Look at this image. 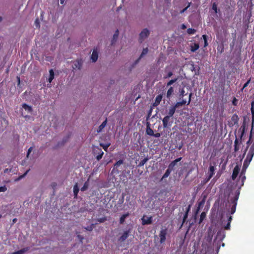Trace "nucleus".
<instances>
[{
	"label": "nucleus",
	"mask_w": 254,
	"mask_h": 254,
	"mask_svg": "<svg viewBox=\"0 0 254 254\" xmlns=\"http://www.w3.org/2000/svg\"><path fill=\"white\" fill-rule=\"evenodd\" d=\"M251 161L252 160H248V157H246V158L245 159L243 163V166L242 167V168L247 169L249 163L251 162Z\"/></svg>",
	"instance_id": "obj_29"
},
{
	"label": "nucleus",
	"mask_w": 254,
	"mask_h": 254,
	"mask_svg": "<svg viewBox=\"0 0 254 254\" xmlns=\"http://www.w3.org/2000/svg\"><path fill=\"white\" fill-rule=\"evenodd\" d=\"M239 118L238 116L235 113L231 117V121L228 122V125L229 127H233L235 125H237L239 122Z\"/></svg>",
	"instance_id": "obj_5"
},
{
	"label": "nucleus",
	"mask_w": 254,
	"mask_h": 254,
	"mask_svg": "<svg viewBox=\"0 0 254 254\" xmlns=\"http://www.w3.org/2000/svg\"><path fill=\"white\" fill-rule=\"evenodd\" d=\"M206 198V195H203V197H202V200H201L200 201L198 202V205L199 206V207H202L203 206V205H204V204L205 202Z\"/></svg>",
	"instance_id": "obj_31"
},
{
	"label": "nucleus",
	"mask_w": 254,
	"mask_h": 254,
	"mask_svg": "<svg viewBox=\"0 0 254 254\" xmlns=\"http://www.w3.org/2000/svg\"><path fill=\"white\" fill-rule=\"evenodd\" d=\"M199 47V46L198 44H194V45L193 46H192L191 48V52H194L195 51H196V50H198Z\"/></svg>",
	"instance_id": "obj_40"
},
{
	"label": "nucleus",
	"mask_w": 254,
	"mask_h": 254,
	"mask_svg": "<svg viewBox=\"0 0 254 254\" xmlns=\"http://www.w3.org/2000/svg\"><path fill=\"white\" fill-rule=\"evenodd\" d=\"M167 234V228H164V229H162L160 232L159 236L160 237V243L163 244L166 239V235Z\"/></svg>",
	"instance_id": "obj_6"
},
{
	"label": "nucleus",
	"mask_w": 254,
	"mask_h": 254,
	"mask_svg": "<svg viewBox=\"0 0 254 254\" xmlns=\"http://www.w3.org/2000/svg\"><path fill=\"white\" fill-rule=\"evenodd\" d=\"M251 82V78H250L249 80H248L246 83L244 84L243 87L242 88V90H243L245 88L247 87L248 85L250 84Z\"/></svg>",
	"instance_id": "obj_48"
},
{
	"label": "nucleus",
	"mask_w": 254,
	"mask_h": 254,
	"mask_svg": "<svg viewBox=\"0 0 254 254\" xmlns=\"http://www.w3.org/2000/svg\"><path fill=\"white\" fill-rule=\"evenodd\" d=\"M212 177H210V175H209L207 178H206V179H205V183H207L209 181H210V180L211 179V178H212Z\"/></svg>",
	"instance_id": "obj_59"
},
{
	"label": "nucleus",
	"mask_w": 254,
	"mask_h": 254,
	"mask_svg": "<svg viewBox=\"0 0 254 254\" xmlns=\"http://www.w3.org/2000/svg\"><path fill=\"white\" fill-rule=\"evenodd\" d=\"M215 167L214 166H210L209 168V175L210 177H213V175L214 174Z\"/></svg>",
	"instance_id": "obj_26"
},
{
	"label": "nucleus",
	"mask_w": 254,
	"mask_h": 254,
	"mask_svg": "<svg viewBox=\"0 0 254 254\" xmlns=\"http://www.w3.org/2000/svg\"><path fill=\"white\" fill-rule=\"evenodd\" d=\"M32 149H33V147H30L28 149V150L27 151V155H26V157L27 158L29 157V155L30 154V153L32 152Z\"/></svg>",
	"instance_id": "obj_51"
},
{
	"label": "nucleus",
	"mask_w": 254,
	"mask_h": 254,
	"mask_svg": "<svg viewBox=\"0 0 254 254\" xmlns=\"http://www.w3.org/2000/svg\"><path fill=\"white\" fill-rule=\"evenodd\" d=\"M149 160L148 158H144L142 160H141L138 164V166L140 167V166H143L145 163H146L147 161Z\"/></svg>",
	"instance_id": "obj_32"
},
{
	"label": "nucleus",
	"mask_w": 254,
	"mask_h": 254,
	"mask_svg": "<svg viewBox=\"0 0 254 254\" xmlns=\"http://www.w3.org/2000/svg\"><path fill=\"white\" fill-rule=\"evenodd\" d=\"M202 38L204 41V46L206 47L208 45L207 36L206 35H202Z\"/></svg>",
	"instance_id": "obj_41"
},
{
	"label": "nucleus",
	"mask_w": 254,
	"mask_h": 254,
	"mask_svg": "<svg viewBox=\"0 0 254 254\" xmlns=\"http://www.w3.org/2000/svg\"><path fill=\"white\" fill-rule=\"evenodd\" d=\"M190 207H191V205H190V204L187 207L186 212H187L188 214L189 212V211H190Z\"/></svg>",
	"instance_id": "obj_60"
},
{
	"label": "nucleus",
	"mask_w": 254,
	"mask_h": 254,
	"mask_svg": "<svg viewBox=\"0 0 254 254\" xmlns=\"http://www.w3.org/2000/svg\"><path fill=\"white\" fill-rule=\"evenodd\" d=\"M11 171V169H5L4 170V173H8V172H10Z\"/></svg>",
	"instance_id": "obj_62"
},
{
	"label": "nucleus",
	"mask_w": 254,
	"mask_h": 254,
	"mask_svg": "<svg viewBox=\"0 0 254 254\" xmlns=\"http://www.w3.org/2000/svg\"><path fill=\"white\" fill-rule=\"evenodd\" d=\"M57 186V183H55V182H53L52 183V184H51V187H52V188L53 189V190H55L56 187Z\"/></svg>",
	"instance_id": "obj_56"
},
{
	"label": "nucleus",
	"mask_w": 254,
	"mask_h": 254,
	"mask_svg": "<svg viewBox=\"0 0 254 254\" xmlns=\"http://www.w3.org/2000/svg\"><path fill=\"white\" fill-rule=\"evenodd\" d=\"M246 171V169H244V168H242V170L241 171L240 175H241V176L245 175Z\"/></svg>",
	"instance_id": "obj_57"
},
{
	"label": "nucleus",
	"mask_w": 254,
	"mask_h": 254,
	"mask_svg": "<svg viewBox=\"0 0 254 254\" xmlns=\"http://www.w3.org/2000/svg\"><path fill=\"white\" fill-rule=\"evenodd\" d=\"M107 119H106L102 122V123L100 125V126L98 128L97 130V132H101L103 130V129L107 125Z\"/></svg>",
	"instance_id": "obj_15"
},
{
	"label": "nucleus",
	"mask_w": 254,
	"mask_h": 254,
	"mask_svg": "<svg viewBox=\"0 0 254 254\" xmlns=\"http://www.w3.org/2000/svg\"><path fill=\"white\" fill-rule=\"evenodd\" d=\"M224 232H222L221 231H219L217 233V237H219V236H221L222 237V239L224 238Z\"/></svg>",
	"instance_id": "obj_45"
},
{
	"label": "nucleus",
	"mask_w": 254,
	"mask_h": 254,
	"mask_svg": "<svg viewBox=\"0 0 254 254\" xmlns=\"http://www.w3.org/2000/svg\"><path fill=\"white\" fill-rule=\"evenodd\" d=\"M22 107L26 111H27L28 113H31L32 112V108L26 104H23Z\"/></svg>",
	"instance_id": "obj_21"
},
{
	"label": "nucleus",
	"mask_w": 254,
	"mask_h": 254,
	"mask_svg": "<svg viewBox=\"0 0 254 254\" xmlns=\"http://www.w3.org/2000/svg\"><path fill=\"white\" fill-rule=\"evenodd\" d=\"M206 213L204 212H202L200 215V217L199 219V224H201L202 223L203 220L204 219V218L206 217Z\"/></svg>",
	"instance_id": "obj_34"
},
{
	"label": "nucleus",
	"mask_w": 254,
	"mask_h": 254,
	"mask_svg": "<svg viewBox=\"0 0 254 254\" xmlns=\"http://www.w3.org/2000/svg\"><path fill=\"white\" fill-rule=\"evenodd\" d=\"M148 52V48H143V50L142 51V53L140 57L138 58V59L135 61V63H138L139 60L141 59V58L145 55L147 54Z\"/></svg>",
	"instance_id": "obj_17"
},
{
	"label": "nucleus",
	"mask_w": 254,
	"mask_h": 254,
	"mask_svg": "<svg viewBox=\"0 0 254 254\" xmlns=\"http://www.w3.org/2000/svg\"><path fill=\"white\" fill-rule=\"evenodd\" d=\"M178 78L176 77L174 79L170 80L167 83V86H169L173 84V83H175L176 81L178 80Z\"/></svg>",
	"instance_id": "obj_33"
},
{
	"label": "nucleus",
	"mask_w": 254,
	"mask_h": 254,
	"mask_svg": "<svg viewBox=\"0 0 254 254\" xmlns=\"http://www.w3.org/2000/svg\"><path fill=\"white\" fill-rule=\"evenodd\" d=\"M171 172L172 171H171L170 170H169V169L168 168L166 171L165 173L163 174V177H162L161 180H162L163 179L167 178V177H168L170 175Z\"/></svg>",
	"instance_id": "obj_30"
},
{
	"label": "nucleus",
	"mask_w": 254,
	"mask_h": 254,
	"mask_svg": "<svg viewBox=\"0 0 254 254\" xmlns=\"http://www.w3.org/2000/svg\"><path fill=\"white\" fill-rule=\"evenodd\" d=\"M186 103H187L186 100H183L182 101L177 102L176 103L175 106H176V108H177L178 107H179L180 106H183V105L186 104Z\"/></svg>",
	"instance_id": "obj_35"
},
{
	"label": "nucleus",
	"mask_w": 254,
	"mask_h": 254,
	"mask_svg": "<svg viewBox=\"0 0 254 254\" xmlns=\"http://www.w3.org/2000/svg\"><path fill=\"white\" fill-rule=\"evenodd\" d=\"M153 136L156 138L159 137L161 136V133L159 132H157L155 133H154L153 134Z\"/></svg>",
	"instance_id": "obj_53"
},
{
	"label": "nucleus",
	"mask_w": 254,
	"mask_h": 254,
	"mask_svg": "<svg viewBox=\"0 0 254 254\" xmlns=\"http://www.w3.org/2000/svg\"><path fill=\"white\" fill-rule=\"evenodd\" d=\"M149 35V31L147 29H143V31L139 34V42L142 43L145 38Z\"/></svg>",
	"instance_id": "obj_7"
},
{
	"label": "nucleus",
	"mask_w": 254,
	"mask_h": 254,
	"mask_svg": "<svg viewBox=\"0 0 254 254\" xmlns=\"http://www.w3.org/2000/svg\"><path fill=\"white\" fill-rule=\"evenodd\" d=\"M79 190L78 188L77 184H76L73 186V194H74V196H76L77 195Z\"/></svg>",
	"instance_id": "obj_28"
},
{
	"label": "nucleus",
	"mask_w": 254,
	"mask_h": 254,
	"mask_svg": "<svg viewBox=\"0 0 254 254\" xmlns=\"http://www.w3.org/2000/svg\"><path fill=\"white\" fill-rule=\"evenodd\" d=\"M225 230H230V222H228L227 225L224 227Z\"/></svg>",
	"instance_id": "obj_54"
},
{
	"label": "nucleus",
	"mask_w": 254,
	"mask_h": 254,
	"mask_svg": "<svg viewBox=\"0 0 254 254\" xmlns=\"http://www.w3.org/2000/svg\"><path fill=\"white\" fill-rule=\"evenodd\" d=\"M240 171V168L239 165H236L233 169V172H232V180L234 181L238 176Z\"/></svg>",
	"instance_id": "obj_10"
},
{
	"label": "nucleus",
	"mask_w": 254,
	"mask_h": 254,
	"mask_svg": "<svg viewBox=\"0 0 254 254\" xmlns=\"http://www.w3.org/2000/svg\"><path fill=\"white\" fill-rule=\"evenodd\" d=\"M119 34V31L118 30H117L115 33L113 35V37L112 41V44L113 45L117 40V39L118 37Z\"/></svg>",
	"instance_id": "obj_24"
},
{
	"label": "nucleus",
	"mask_w": 254,
	"mask_h": 254,
	"mask_svg": "<svg viewBox=\"0 0 254 254\" xmlns=\"http://www.w3.org/2000/svg\"><path fill=\"white\" fill-rule=\"evenodd\" d=\"M77 236L80 239V241L82 242V241H83V238L80 235H78Z\"/></svg>",
	"instance_id": "obj_64"
},
{
	"label": "nucleus",
	"mask_w": 254,
	"mask_h": 254,
	"mask_svg": "<svg viewBox=\"0 0 254 254\" xmlns=\"http://www.w3.org/2000/svg\"><path fill=\"white\" fill-rule=\"evenodd\" d=\"M196 32V30H194V29H192V28H189L188 30H187V33L190 34V35H192L193 34H194Z\"/></svg>",
	"instance_id": "obj_43"
},
{
	"label": "nucleus",
	"mask_w": 254,
	"mask_h": 254,
	"mask_svg": "<svg viewBox=\"0 0 254 254\" xmlns=\"http://www.w3.org/2000/svg\"><path fill=\"white\" fill-rule=\"evenodd\" d=\"M162 95H158V96H157L155 98V102H154V104L155 106L159 105V103H160L161 101L162 100Z\"/></svg>",
	"instance_id": "obj_22"
},
{
	"label": "nucleus",
	"mask_w": 254,
	"mask_h": 254,
	"mask_svg": "<svg viewBox=\"0 0 254 254\" xmlns=\"http://www.w3.org/2000/svg\"><path fill=\"white\" fill-rule=\"evenodd\" d=\"M192 93H190L189 96V100L187 102V105H189L190 104V101H191V97L192 96Z\"/></svg>",
	"instance_id": "obj_55"
},
{
	"label": "nucleus",
	"mask_w": 254,
	"mask_h": 254,
	"mask_svg": "<svg viewBox=\"0 0 254 254\" xmlns=\"http://www.w3.org/2000/svg\"><path fill=\"white\" fill-rule=\"evenodd\" d=\"M240 147H239V140L236 137V139L234 140V151L237 152L239 150Z\"/></svg>",
	"instance_id": "obj_18"
},
{
	"label": "nucleus",
	"mask_w": 254,
	"mask_h": 254,
	"mask_svg": "<svg viewBox=\"0 0 254 254\" xmlns=\"http://www.w3.org/2000/svg\"><path fill=\"white\" fill-rule=\"evenodd\" d=\"M91 60L93 63H95L98 58V53L97 49H94L92 51V54H91Z\"/></svg>",
	"instance_id": "obj_12"
},
{
	"label": "nucleus",
	"mask_w": 254,
	"mask_h": 254,
	"mask_svg": "<svg viewBox=\"0 0 254 254\" xmlns=\"http://www.w3.org/2000/svg\"><path fill=\"white\" fill-rule=\"evenodd\" d=\"M182 158H178L174 160H173L172 162H171L170 164L168 166V169L170 170L171 171H173L174 170V167L177 165V163L180 161L182 160Z\"/></svg>",
	"instance_id": "obj_11"
},
{
	"label": "nucleus",
	"mask_w": 254,
	"mask_h": 254,
	"mask_svg": "<svg viewBox=\"0 0 254 254\" xmlns=\"http://www.w3.org/2000/svg\"><path fill=\"white\" fill-rule=\"evenodd\" d=\"M107 220L106 217H102L101 218H99L97 219V221L99 223H102L105 222Z\"/></svg>",
	"instance_id": "obj_42"
},
{
	"label": "nucleus",
	"mask_w": 254,
	"mask_h": 254,
	"mask_svg": "<svg viewBox=\"0 0 254 254\" xmlns=\"http://www.w3.org/2000/svg\"><path fill=\"white\" fill-rule=\"evenodd\" d=\"M29 171V170H27L23 175H21L20 177H19V178L20 179H22V177H24L28 173V172Z\"/></svg>",
	"instance_id": "obj_58"
},
{
	"label": "nucleus",
	"mask_w": 254,
	"mask_h": 254,
	"mask_svg": "<svg viewBox=\"0 0 254 254\" xmlns=\"http://www.w3.org/2000/svg\"><path fill=\"white\" fill-rule=\"evenodd\" d=\"M171 118L168 116H165L162 120L163 122V128L171 127L172 125L173 121H170Z\"/></svg>",
	"instance_id": "obj_4"
},
{
	"label": "nucleus",
	"mask_w": 254,
	"mask_h": 254,
	"mask_svg": "<svg viewBox=\"0 0 254 254\" xmlns=\"http://www.w3.org/2000/svg\"><path fill=\"white\" fill-rule=\"evenodd\" d=\"M129 215V213L128 212L123 214L120 219V223L123 224L125 221V219Z\"/></svg>",
	"instance_id": "obj_16"
},
{
	"label": "nucleus",
	"mask_w": 254,
	"mask_h": 254,
	"mask_svg": "<svg viewBox=\"0 0 254 254\" xmlns=\"http://www.w3.org/2000/svg\"><path fill=\"white\" fill-rule=\"evenodd\" d=\"M123 163V160L122 159L119 160L117 162H116L114 165V168H117L120 166V165Z\"/></svg>",
	"instance_id": "obj_36"
},
{
	"label": "nucleus",
	"mask_w": 254,
	"mask_h": 254,
	"mask_svg": "<svg viewBox=\"0 0 254 254\" xmlns=\"http://www.w3.org/2000/svg\"><path fill=\"white\" fill-rule=\"evenodd\" d=\"M232 220V217L231 216H230L228 218V222H230V223L231 224Z\"/></svg>",
	"instance_id": "obj_63"
},
{
	"label": "nucleus",
	"mask_w": 254,
	"mask_h": 254,
	"mask_svg": "<svg viewBox=\"0 0 254 254\" xmlns=\"http://www.w3.org/2000/svg\"><path fill=\"white\" fill-rule=\"evenodd\" d=\"M150 125L149 122H147L146 124V133L150 136H153V130L150 127Z\"/></svg>",
	"instance_id": "obj_13"
},
{
	"label": "nucleus",
	"mask_w": 254,
	"mask_h": 254,
	"mask_svg": "<svg viewBox=\"0 0 254 254\" xmlns=\"http://www.w3.org/2000/svg\"><path fill=\"white\" fill-rule=\"evenodd\" d=\"M238 100L236 98L234 97L233 99H232V105L235 106H237L238 105Z\"/></svg>",
	"instance_id": "obj_46"
},
{
	"label": "nucleus",
	"mask_w": 254,
	"mask_h": 254,
	"mask_svg": "<svg viewBox=\"0 0 254 254\" xmlns=\"http://www.w3.org/2000/svg\"><path fill=\"white\" fill-rule=\"evenodd\" d=\"M240 178L241 179V180H242V185H244V181H245L246 180V177H245V175H243L242 176H241V175H240Z\"/></svg>",
	"instance_id": "obj_50"
},
{
	"label": "nucleus",
	"mask_w": 254,
	"mask_h": 254,
	"mask_svg": "<svg viewBox=\"0 0 254 254\" xmlns=\"http://www.w3.org/2000/svg\"><path fill=\"white\" fill-rule=\"evenodd\" d=\"M93 153L96 155V158L97 160L99 161L103 158L104 152L101 148L99 147H96L93 149Z\"/></svg>",
	"instance_id": "obj_3"
},
{
	"label": "nucleus",
	"mask_w": 254,
	"mask_h": 254,
	"mask_svg": "<svg viewBox=\"0 0 254 254\" xmlns=\"http://www.w3.org/2000/svg\"><path fill=\"white\" fill-rule=\"evenodd\" d=\"M173 87H170L167 92L166 97L168 98H170V97L171 96V95L173 94Z\"/></svg>",
	"instance_id": "obj_25"
},
{
	"label": "nucleus",
	"mask_w": 254,
	"mask_h": 254,
	"mask_svg": "<svg viewBox=\"0 0 254 254\" xmlns=\"http://www.w3.org/2000/svg\"><path fill=\"white\" fill-rule=\"evenodd\" d=\"M251 110L252 115V128L251 131L250 138L247 141V144L248 146L246 150L248 148L250 144L253 143L250 148L249 152L247 154L248 160H252L254 155V101H253L251 104Z\"/></svg>",
	"instance_id": "obj_1"
},
{
	"label": "nucleus",
	"mask_w": 254,
	"mask_h": 254,
	"mask_svg": "<svg viewBox=\"0 0 254 254\" xmlns=\"http://www.w3.org/2000/svg\"><path fill=\"white\" fill-rule=\"evenodd\" d=\"M35 25L37 28H40V21L38 18H37L35 21Z\"/></svg>",
	"instance_id": "obj_47"
},
{
	"label": "nucleus",
	"mask_w": 254,
	"mask_h": 254,
	"mask_svg": "<svg viewBox=\"0 0 254 254\" xmlns=\"http://www.w3.org/2000/svg\"><path fill=\"white\" fill-rule=\"evenodd\" d=\"M131 233L130 229L124 232L122 235L119 238L118 241L120 242H124Z\"/></svg>",
	"instance_id": "obj_9"
},
{
	"label": "nucleus",
	"mask_w": 254,
	"mask_h": 254,
	"mask_svg": "<svg viewBox=\"0 0 254 254\" xmlns=\"http://www.w3.org/2000/svg\"><path fill=\"white\" fill-rule=\"evenodd\" d=\"M142 224L143 225H149L152 223V216L147 217L143 215L141 218Z\"/></svg>",
	"instance_id": "obj_8"
},
{
	"label": "nucleus",
	"mask_w": 254,
	"mask_h": 254,
	"mask_svg": "<svg viewBox=\"0 0 254 254\" xmlns=\"http://www.w3.org/2000/svg\"><path fill=\"white\" fill-rule=\"evenodd\" d=\"M165 73H166L165 75L164 76L163 78L165 79L169 78L171 77L173 75V72L172 71L167 72L166 69L165 70Z\"/></svg>",
	"instance_id": "obj_27"
},
{
	"label": "nucleus",
	"mask_w": 254,
	"mask_h": 254,
	"mask_svg": "<svg viewBox=\"0 0 254 254\" xmlns=\"http://www.w3.org/2000/svg\"><path fill=\"white\" fill-rule=\"evenodd\" d=\"M29 248L28 247L22 248L17 252H15L11 254H23L28 251Z\"/></svg>",
	"instance_id": "obj_20"
},
{
	"label": "nucleus",
	"mask_w": 254,
	"mask_h": 254,
	"mask_svg": "<svg viewBox=\"0 0 254 254\" xmlns=\"http://www.w3.org/2000/svg\"><path fill=\"white\" fill-rule=\"evenodd\" d=\"M188 214L187 213V212H185V213L184 214V215L183 216V222L186 221V219L188 217Z\"/></svg>",
	"instance_id": "obj_52"
},
{
	"label": "nucleus",
	"mask_w": 254,
	"mask_h": 254,
	"mask_svg": "<svg viewBox=\"0 0 254 254\" xmlns=\"http://www.w3.org/2000/svg\"><path fill=\"white\" fill-rule=\"evenodd\" d=\"M176 106H175V105L171 107L169 110L167 116L171 118L176 111Z\"/></svg>",
	"instance_id": "obj_14"
},
{
	"label": "nucleus",
	"mask_w": 254,
	"mask_h": 254,
	"mask_svg": "<svg viewBox=\"0 0 254 254\" xmlns=\"http://www.w3.org/2000/svg\"><path fill=\"white\" fill-rule=\"evenodd\" d=\"M239 195H240V191L237 190L235 192L234 196L231 200V203L232 204V206H231V211H230L231 214H233L236 211V206L237 204V201L239 199Z\"/></svg>",
	"instance_id": "obj_2"
},
{
	"label": "nucleus",
	"mask_w": 254,
	"mask_h": 254,
	"mask_svg": "<svg viewBox=\"0 0 254 254\" xmlns=\"http://www.w3.org/2000/svg\"><path fill=\"white\" fill-rule=\"evenodd\" d=\"M212 9L214 11L215 13H217L218 9H217V5L216 2H213L212 3Z\"/></svg>",
	"instance_id": "obj_44"
},
{
	"label": "nucleus",
	"mask_w": 254,
	"mask_h": 254,
	"mask_svg": "<svg viewBox=\"0 0 254 254\" xmlns=\"http://www.w3.org/2000/svg\"><path fill=\"white\" fill-rule=\"evenodd\" d=\"M187 8H186V7H185V8L183 9L181 11H180V13H183L184 12H185L187 10Z\"/></svg>",
	"instance_id": "obj_61"
},
{
	"label": "nucleus",
	"mask_w": 254,
	"mask_h": 254,
	"mask_svg": "<svg viewBox=\"0 0 254 254\" xmlns=\"http://www.w3.org/2000/svg\"><path fill=\"white\" fill-rule=\"evenodd\" d=\"M100 145L101 147H102L103 148V149L105 151H108V148L111 145V143L110 142H108V143H100Z\"/></svg>",
	"instance_id": "obj_19"
},
{
	"label": "nucleus",
	"mask_w": 254,
	"mask_h": 254,
	"mask_svg": "<svg viewBox=\"0 0 254 254\" xmlns=\"http://www.w3.org/2000/svg\"><path fill=\"white\" fill-rule=\"evenodd\" d=\"M96 224V223H95V224H91L90 226H88L87 227H85V229L87 231H92Z\"/></svg>",
	"instance_id": "obj_39"
},
{
	"label": "nucleus",
	"mask_w": 254,
	"mask_h": 254,
	"mask_svg": "<svg viewBox=\"0 0 254 254\" xmlns=\"http://www.w3.org/2000/svg\"><path fill=\"white\" fill-rule=\"evenodd\" d=\"M7 190V188L5 186L0 187V192H4Z\"/></svg>",
	"instance_id": "obj_49"
},
{
	"label": "nucleus",
	"mask_w": 254,
	"mask_h": 254,
	"mask_svg": "<svg viewBox=\"0 0 254 254\" xmlns=\"http://www.w3.org/2000/svg\"><path fill=\"white\" fill-rule=\"evenodd\" d=\"M88 186H89V184H88V182H86L85 183H84L81 189V191H85L86 190H87L88 189Z\"/></svg>",
	"instance_id": "obj_37"
},
{
	"label": "nucleus",
	"mask_w": 254,
	"mask_h": 254,
	"mask_svg": "<svg viewBox=\"0 0 254 254\" xmlns=\"http://www.w3.org/2000/svg\"><path fill=\"white\" fill-rule=\"evenodd\" d=\"M50 75L48 78V82L51 83L54 77V72L53 69H51L49 70Z\"/></svg>",
	"instance_id": "obj_23"
},
{
	"label": "nucleus",
	"mask_w": 254,
	"mask_h": 254,
	"mask_svg": "<svg viewBox=\"0 0 254 254\" xmlns=\"http://www.w3.org/2000/svg\"><path fill=\"white\" fill-rule=\"evenodd\" d=\"M82 66V64L81 63H80L79 62H76L74 65H73V68L74 69L75 68H78V69H80L81 68Z\"/></svg>",
	"instance_id": "obj_38"
}]
</instances>
